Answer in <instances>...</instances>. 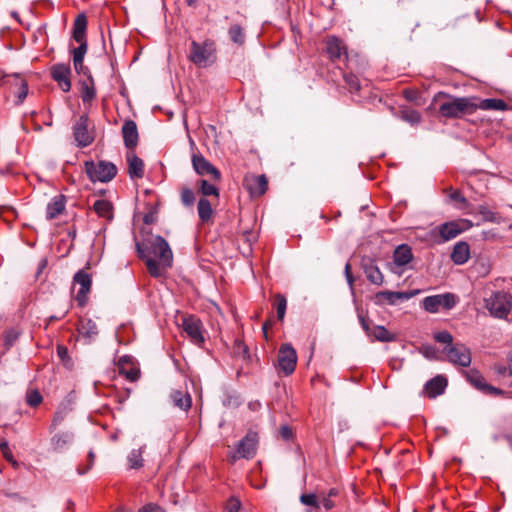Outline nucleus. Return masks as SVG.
Returning a JSON list of instances; mask_svg holds the SVG:
<instances>
[{
  "instance_id": "1",
  "label": "nucleus",
  "mask_w": 512,
  "mask_h": 512,
  "mask_svg": "<svg viewBox=\"0 0 512 512\" xmlns=\"http://www.w3.org/2000/svg\"><path fill=\"white\" fill-rule=\"evenodd\" d=\"M136 249L139 256L145 259L148 272L152 277H162L166 270L172 266V250L167 241L161 236H153L148 239L145 248L137 242Z\"/></svg>"
},
{
  "instance_id": "2",
  "label": "nucleus",
  "mask_w": 512,
  "mask_h": 512,
  "mask_svg": "<svg viewBox=\"0 0 512 512\" xmlns=\"http://www.w3.org/2000/svg\"><path fill=\"white\" fill-rule=\"evenodd\" d=\"M434 102H439V113L446 118H459L464 114H471L477 109L473 98L453 97L444 92H439L434 97Z\"/></svg>"
},
{
  "instance_id": "3",
  "label": "nucleus",
  "mask_w": 512,
  "mask_h": 512,
  "mask_svg": "<svg viewBox=\"0 0 512 512\" xmlns=\"http://www.w3.org/2000/svg\"><path fill=\"white\" fill-rule=\"evenodd\" d=\"M214 53L215 48L213 42L204 41L203 43H199L192 41L188 58L198 67H207L214 62Z\"/></svg>"
},
{
  "instance_id": "4",
  "label": "nucleus",
  "mask_w": 512,
  "mask_h": 512,
  "mask_svg": "<svg viewBox=\"0 0 512 512\" xmlns=\"http://www.w3.org/2000/svg\"><path fill=\"white\" fill-rule=\"evenodd\" d=\"M85 171L87 176L92 182H109L117 174V168L112 162L99 161L95 163L93 161L85 162Z\"/></svg>"
},
{
  "instance_id": "5",
  "label": "nucleus",
  "mask_w": 512,
  "mask_h": 512,
  "mask_svg": "<svg viewBox=\"0 0 512 512\" xmlns=\"http://www.w3.org/2000/svg\"><path fill=\"white\" fill-rule=\"evenodd\" d=\"M485 302L489 312L498 318L506 317L511 310V297L504 291L493 293Z\"/></svg>"
},
{
  "instance_id": "6",
  "label": "nucleus",
  "mask_w": 512,
  "mask_h": 512,
  "mask_svg": "<svg viewBox=\"0 0 512 512\" xmlns=\"http://www.w3.org/2000/svg\"><path fill=\"white\" fill-rule=\"evenodd\" d=\"M443 353L446 356V360L453 365L469 367L471 364V351L462 343L457 342L454 345L445 346Z\"/></svg>"
},
{
  "instance_id": "7",
  "label": "nucleus",
  "mask_w": 512,
  "mask_h": 512,
  "mask_svg": "<svg viewBox=\"0 0 512 512\" xmlns=\"http://www.w3.org/2000/svg\"><path fill=\"white\" fill-rule=\"evenodd\" d=\"M423 308L430 313H437L440 309L449 310L456 305V297L452 293L438 294L425 297Z\"/></svg>"
},
{
  "instance_id": "8",
  "label": "nucleus",
  "mask_w": 512,
  "mask_h": 512,
  "mask_svg": "<svg viewBox=\"0 0 512 512\" xmlns=\"http://www.w3.org/2000/svg\"><path fill=\"white\" fill-rule=\"evenodd\" d=\"M297 363V353L291 344L281 345L278 352L279 369L287 376L294 372Z\"/></svg>"
},
{
  "instance_id": "9",
  "label": "nucleus",
  "mask_w": 512,
  "mask_h": 512,
  "mask_svg": "<svg viewBox=\"0 0 512 512\" xmlns=\"http://www.w3.org/2000/svg\"><path fill=\"white\" fill-rule=\"evenodd\" d=\"M467 381L477 390L484 394L501 395L502 390L488 384L483 375L476 369H470L463 372Z\"/></svg>"
},
{
  "instance_id": "10",
  "label": "nucleus",
  "mask_w": 512,
  "mask_h": 512,
  "mask_svg": "<svg viewBox=\"0 0 512 512\" xmlns=\"http://www.w3.org/2000/svg\"><path fill=\"white\" fill-rule=\"evenodd\" d=\"M88 122V116L81 115L73 126V135L79 147H87L94 140L92 133L88 129Z\"/></svg>"
},
{
  "instance_id": "11",
  "label": "nucleus",
  "mask_w": 512,
  "mask_h": 512,
  "mask_svg": "<svg viewBox=\"0 0 512 512\" xmlns=\"http://www.w3.org/2000/svg\"><path fill=\"white\" fill-rule=\"evenodd\" d=\"M258 443V435L255 432H249L239 442L235 454L232 456L233 461L238 458H252L256 453Z\"/></svg>"
},
{
  "instance_id": "12",
  "label": "nucleus",
  "mask_w": 512,
  "mask_h": 512,
  "mask_svg": "<svg viewBox=\"0 0 512 512\" xmlns=\"http://www.w3.org/2000/svg\"><path fill=\"white\" fill-rule=\"evenodd\" d=\"M4 84L10 85V92L15 96V105H21L28 95V84L19 75L4 76Z\"/></svg>"
},
{
  "instance_id": "13",
  "label": "nucleus",
  "mask_w": 512,
  "mask_h": 512,
  "mask_svg": "<svg viewBox=\"0 0 512 512\" xmlns=\"http://www.w3.org/2000/svg\"><path fill=\"white\" fill-rule=\"evenodd\" d=\"M191 160L193 169L198 175H210L214 180H220V171L214 165H212L203 155L195 153L192 155Z\"/></svg>"
},
{
  "instance_id": "14",
  "label": "nucleus",
  "mask_w": 512,
  "mask_h": 512,
  "mask_svg": "<svg viewBox=\"0 0 512 512\" xmlns=\"http://www.w3.org/2000/svg\"><path fill=\"white\" fill-rule=\"evenodd\" d=\"M182 328L194 344L200 345L204 342L202 323L198 318L194 316L183 318Z\"/></svg>"
},
{
  "instance_id": "15",
  "label": "nucleus",
  "mask_w": 512,
  "mask_h": 512,
  "mask_svg": "<svg viewBox=\"0 0 512 512\" xmlns=\"http://www.w3.org/2000/svg\"><path fill=\"white\" fill-rule=\"evenodd\" d=\"M74 284L80 288L76 293L75 300L80 306H84L87 300V294L90 292L92 280L90 275L84 270H79L73 278Z\"/></svg>"
},
{
  "instance_id": "16",
  "label": "nucleus",
  "mask_w": 512,
  "mask_h": 512,
  "mask_svg": "<svg viewBox=\"0 0 512 512\" xmlns=\"http://www.w3.org/2000/svg\"><path fill=\"white\" fill-rule=\"evenodd\" d=\"M52 78L58 83L62 91L68 92L71 89L69 66L64 64L55 65L51 71Z\"/></svg>"
},
{
  "instance_id": "17",
  "label": "nucleus",
  "mask_w": 512,
  "mask_h": 512,
  "mask_svg": "<svg viewBox=\"0 0 512 512\" xmlns=\"http://www.w3.org/2000/svg\"><path fill=\"white\" fill-rule=\"evenodd\" d=\"M465 223L466 221H450L439 225L437 230L443 241H449L464 231L463 225Z\"/></svg>"
},
{
  "instance_id": "18",
  "label": "nucleus",
  "mask_w": 512,
  "mask_h": 512,
  "mask_svg": "<svg viewBox=\"0 0 512 512\" xmlns=\"http://www.w3.org/2000/svg\"><path fill=\"white\" fill-rule=\"evenodd\" d=\"M244 183L252 196L263 195L268 187V182L264 175L246 177Z\"/></svg>"
},
{
  "instance_id": "19",
  "label": "nucleus",
  "mask_w": 512,
  "mask_h": 512,
  "mask_svg": "<svg viewBox=\"0 0 512 512\" xmlns=\"http://www.w3.org/2000/svg\"><path fill=\"white\" fill-rule=\"evenodd\" d=\"M118 369L119 373L130 381H136L139 378L140 371L134 365L133 359L130 356L125 355L119 358Z\"/></svg>"
},
{
  "instance_id": "20",
  "label": "nucleus",
  "mask_w": 512,
  "mask_h": 512,
  "mask_svg": "<svg viewBox=\"0 0 512 512\" xmlns=\"http://www.w3.org/2000/svg\"><path fill=\"white\" fill-rule=\"evenodd\" d=\"M122 136L127 148H134L138 144V129L133 120H126L122 126Z\"/></svg>"
},
{
  "instance_id": "21",
  "label": "nucleus",
  "mask_w": 512,
  "mask_h": 512,
  "mask_svg": "<svg viewBox=\"0 0 512 512\" xmlns=\"http://www.w3.org/2000/svg\"><path fill=\"white\" fill-rule=\"evenodd\" d=\"M363 269H364V273H365L367 279L372 284H375L378 286L383 284L384 276L373 260L368 259L366 262H364Z\"/></svg>"
},
{
  "instance_id": "22",
  "label": "nucleus",
  "mask_w": 512,
  "mask_h": 512,
  "mask_svg": "<svg viewBox=\"0 0 512 512\" xmlns=\"http://www.w3.org/2000/svg\"><path fill=\"white\" fill-rule=\"evenodd\" d=\"M412 259H413V253H412L411 248L408 245H406V244L399 245L394 250L393 261L397 267L406 266L407 264H409L412 261Z\"/></svg>"
},
{
  "instance_id": "23",
  "label": "nucleus",
  "mask_w": 512,
  "mask_h": 512,
  "mask_svg": "<svg viewBox=\"0 0 512 512\" xmlns=\"http://www.w3.org/2000/svg\"><path fill=\"white\" fill-rule=\"evenodd\" d=\"M470 249L466 242H458L454 245L451 259L457 265H462L469 260Z\"/></svg>"
},
{
  "instance_id": "24",
  "label": "nucleus",
  "mask_w": 512,
  "mask_h": 512,
  "mask_svg": "<svg viewBox=\"0 0 512 512\" xmlns=\"http://www.w3.org/2000/svg\"><path fill=\"white\" fill-rule=\"evenodd\" d=\"M127 161H128L129 176L132 179L142 178L144 175V163H143L142 159L133 153H129L127 155Z\"/></svg>"
},
{
  "instance_id": "25",
  "label": "nucleus",
  "mask_w": 512,
  "mask_h": 512,
  "mask_svg": "<svg viewBox=\"0 0 512 512\" xmlns=\"http://www.w3.org/2000/svg\"><path fill=\"white\" fill-rule=\"evenodd\" d=\"M446 386V379L442 376H436L426 383L425 389L429 397L435 398L444 392Z\"/></svg>"
},
{
  "instance_id": "26",
  "label": "nucleus",
  "mask_w": 512,
  "mask_h": 512,
  "mask_svg": "<svg viewBox=\"0 0 512 512\" xmlns=\"http://www.w3.org/2000/svg\"><path fill=\"white\" fill-rule=\"evenodd\" d=\"M65 196H55L51 202L48 203L46 208V217L51 220L59 216L65 209Z\"/></svg>"
},
{
  "instance_id": "27",
  "label": "nucleus",
  "mask_w": 512,
  "mask_h": 512,
  "mask_svg": "<svg viewBox=\"0 0 512 512\" xmlns=\"http://www.w3.org/2000/svg\"><path fill=\"white\" fill-rule=\"evenodd\" d=\"M326 51L332 60L339 59L342 54L346 53L342 41L335 36L327 38Z\"/></svg>"
},
{
  "instance_id": "28",
  "label": "nucleus",
  "mask_w": 512,
  "mask_h": 512,
  "mask_svg": "<svg viewBox=\"0 0 512 512\" xmlns=\"http://www.w3.org/2000/svg\"><path fill=\"white\" fill-rule=\"evenodd\" d=\"M87 19L84 14H79L73 25V39L76 42L86 41Z\"/></svg>"
},
{
  "instance_id": "29",
  "label": "nucleus",
  "mask_w": 512,
  "mask_h": 512,
  "mask_svg": "<svg viewBox=\"0 0 512 512\" xmlns=\"http://www.w3.org/2000/svg\"><path fill=\"white\" fill-rule=\"evenodd\" d=\"M73 441V435L69 432H63L55 434L51 438V446L55 451H63L66 449Z\"/></svg>"
},
{
  "instance_id": "30",
  "label": "nucleus",
  "mask_w": 512,
  "mask_h": 512,
  "mask_svg": "<svg viewBox=\"0 0 512 512\" xmlns=\"http://www.w3.org/2000/svg\"><path fill=\"white\" fill-rule=\"evenodd\" d=\"M78 331L90 343L98 334V327L93 320L87 319L81 323Z\"/></svg>"
},
{
  "instance_id": "31",
  "label": "nucleus",
  "mask_w": 512,
  "mask_h": 512,
  "mask_svg": "<svg viewBox=\"0 0 512 512\" xmlns=\"http://www.w3.org/2000/svg\"><path fill=\"white\" fill-rule=\"evenodd\" d=\"M93 210L96 212L98 216L103 217L107 220H111L113 218L112 205L107 200H96L93 204Z\"/></svg>"
},
{
  "instance_id": "32",
  "label": "nucleus",
  "mask_w": 512,
  "mask_h": 512,
  "mask_svg": "<svg viewBox=\"0 0 512 512\" xmlns=\"http://www.w3.org/2000/svg\"><path fill=\"white\" fill-rule=\"evenodd\" d=\"M399 300L402 301L401 292L381 291L375 295L376 304L387 302L390 305H395Z\"/></svg>"
},
{
  "instance_id": "33",
  "label": "nucleus",
  "mask_w": 512,
  "mask_h": 512,
  "mask_svg": "<svg viewBox=\"0 0 512 512\" xmlns=\"http://www.w3.org/2000/svg\"><path fill=\"white\" fill-rule=\"evenodd\" d=\"M171 400L174 406L187 410L191 407V397L188 393H183L182 391H174L171 393Z\"/></svg>"
},
{
  "instance_id": "34",
  "label": "nucleus",
  "mask_w": 512,
  "mask_h": 512,
  "mask_svg": "<svg viewBox=\"0 0 512 512\" xmlns=\"http://www.w3.org/2000/svg\"><path fill=\"white\" fill-rule=\"evenodd\" d=\"M376 341L380 342H392L396 340V335L389 332L384 326H375L370 334Z\"/></svg>"
},
{
  "instance_id": "35",
  "label": "nucleus",
  "mask_w": 512,
  "mask_h": 512,
  "mask_svg": "<svg viewBox=\"0 0 512 512\" xmlns=\"http://www.w3.org/2000/svg\"><path fill=\"white\" fill-rule=\"evenodd\" d=\"M199 218L202 222H208L213 214V209L210 201L205 197L200 198L197 205Z\"/></svg>"
},
{
  "instance_id": "36",
  "label": "nucleus",
  "mask_w": 512,
  "mask_h": 512,
  "mask_svg": "<svg viewBox=\"0 0 512 512\" xmlns=\"http://www.w3.org/2000/svg\"><path fill=\"white\" fill-rule=\"evenodd\" d=\"M449 199L455 203V207L457 209L463 210L465 213H470L471 205L460 191H451L449 194Z\"/></svg>"
},
{
  "instance_id": "37",
  "label": "nucleus",
  "mask_w": 512,
  "mask_h": 512,
  "mask_svg": "<svg viewBox=\"0 0 512 512\" xmlns=\"http://www.w3.org/2000/svg\"><path fill=\"white\" fill-rule=\"evenodd\" d=\"M506 107L507 104L501 99H484L477 104V108L482 110L503 111Z\"/></svg>"
},
{
  "instance_id": "38",
  "label": "nucleus",
  "mask_w": 512,
  "mask_h": 512,
  "mask_svg": "<svg viewBox=\"0 0 512 512\" xmlns=\"http://www.w3.org/2000/svg\"><path fill=\"white\" fill-rule=\"evenodd\" d=\"M145 449V445L139 449H133L128 455V463L131 469H138L143 466L142 454Z\"/></svg>"
},
{
  "instance_id": "39",
  "label": "nucleus",
  "mask_w": 512,
  "mask_h": 512,
  "mask_svg": "<svg viewBox=\"0 0 512 512\" xmlns=\"http://www.w3.org/2000/svg\"><path fill=\"white\" fill-rule=\"evenodd\" d=\"M96 96V90L93 83L89 84L87 82H83L81 89V98L84 103L91 102Z\"/></svg>"
},
{
  "instance_id": "40",
  "label": "nucleus",
  "mask_w": 512,
  "mask_h": 512,
  "mask_svg": "<svg viewBox=\"0 0 512 512\" xmlns=\"http://www.w3.org/2000/svg\"><path fill=\"white\" fill-rule=\"evenodd\" d=\"M199 190L204 196H219V190L217 187L205 179L199 181Z\"/></svg>"
},
{
  "instance_id": "41",
  "label": "nucleus",
  "mask_w": 512,
  "mask_h": 512,
  "mask_svg": "<svg viewBox=\"0 0 512 512\" xmlns=\"http://www.w3.org/2000/svg\"><path fill=\"white\" fill-rule=\"evenodd\" d=\"M181 202L185 207H192L195 202V193L192 189L184 187L181 190Z\"/></svg>"
},
{
  "instance_id": "42",
  "label": "nucleus",
  "mask_w": 512,
  "mask_h": 512,
  "mask_svg": "<svg viewBox=\"0 0 512 512\" xmlns=\"http://www.w3.org/2000/svg\"><path fill=\"white\" fill-rule=\"evenodd\" d=\"M286 308H287L286 298L281 294H277L276 295V311H277V317L279 320L284 319V316L286 313Z\"/></svg>"
},
{
  "instance_id": "43",
  "label": "nucleus",
  "mask_w": 512,
  "mask_h": 512,
  "mask_svg": "<svg viewBox=\"0 0 512 512\" xmlns=\"http://www.w3.org/2000/svg\"><path fill=\"white\" fill-rule=\"evenodd\" d=\"M229 36L235 43L242 44L244 42V34L239 25H232L229 28Z\"/></svg>"
},
{
  "instance_id": "44",
  "label": "nucleus",
  "mask_w": 512,
  "mask_h": 512,
  "mask_svg": "<svg viewBox=\"0 0 512 512\" xmlns=\"http://www.w3.org/2000/svg\"><path fill=\"white\" fill-rule=\"evenodd\" d=\"M434 339L439 342V343H442V344H446V346H450V345H454L455 343H453V336L450 332L448 331H440V332H437L435 335H434Z\"/></svg>"
},
{
  "instance_id": "45",
  "label": "nucleus",
  "mask_w": 512,
  "mask_h": 512,
  "mask_svg": "<svg viewBox=\"0 0 512 512\" xmlns=\"http://www.w3.org/2000/svg\"><path fill=\"white\" fill-rule=\"evenodd\" d=\"M79 46L73 49V60L80 61L84 60V56L87 52V41L78 42Z\"/></svg>"
},
{
  "instance_id": "46",
  "label": "nucleus",
  "mask_w": 512,
  "mask_h": 512,
  "mask_svg": "<svg viewBox=\"0 0 512 512\" xmlns=\"http://www.w3.org/2000/svg\"><path fill=\"white\" fill-rule=\"evenodd\" d=\"M42 400H43V398L37 390L30 391L27 394V403L31 407L38 406L42 402Z\"/></svg>"
},
{
  "instance_id": "47",
  "label": "nucleus",
  "mask_w": 512,
  "mask_h": 512,
  "mask_svg": "<svg viewBox=\"0 0 512 512\" xmlns=\"http://www.w3.org/2000/svg\"><path fill=\"white\" fill-rule=\"evenodd\" d=\"M300 501L304 505L314 506L316 508H319V502H318L317 496L313 493L302 494L300 497Z\"/></svg>"
},
{
  "instance_id": "48",
  "label": "nucleus",
  "mask_w": 512,
  "mask_h": 512,
  "mask_svg": "<svg viewBox=\"0 0 512 512\" xmlns=\"http://www.w3.org/2000/svg\"><path fill=\"white\" fill-rule=\"evenodd\" d=\"M344 80L352 91H358L360 89L359 79L354 74H345Z\"/></svg>"
},
{
  "instance_id": "49",
  "label": "nucleus",
  "mask_w": 512,
  "mask_h": 512,
  "mask_svg": "<svg viewBox=\"0 0 512 512\" xmlns=\"http://www.w3.org/2000/svg\"><path fill=\"white\" fill-rule=\"evenodd\" d=\"M403 119L411 124H418L421 120L420 114L415 110L403 112Z\"/></svg>"
},
{
  "instance_id": "50",
  "label": "nucleus",
  "mask_w": 512,
  "mask_h": 512,
  "mask_svg": "<svg viewBox=\"0 0 512 512\" xmlns=\"http://www.w3.org/2000/svg\"><path fill=\"white\" fill-rule=\"evenodd\" d=\"M421 353L423 356L429 360H437L438 359V351L435 347L427 345L421 348Z\"/></svg>"
},
{
  "instance_id": "51",
  "label": "nucleus",
  "mask_w": 512,
  "mask_h": 512,
  "mask_svg": "<svg viewBox=\"0 0 512 512\" xmlns=\"http://www.w3.org/2000/svg\"><path fill=\"white\" fill-rule=\"evenodd\" d=\"M67 415V410L65 408L59 409L56 411L53 420H52V428H56L58 425L61 424V422L65 419Z\"/></svg>"
},
{
  "instance_id": "52",
  "label": "nucleus",
  "mask_w": 512,
  "mask_h": 512,
  "mask_svg": "<svg viewBox=\"0 0 512 512\" xmlns=\"http://www.w3.org/2000/svg\"><path fill=\"white\" fill-rule=\"evenodd\" d=\"M241 507V503L238 499L231 498L225 507L224 512H238Z\"/></svg>"
},
{
  "instance_id": "53",
  "label": "nucleus",
  "mask_w": 512,
  "mask_h": 512,
  "mask_svg": "<svg viewBox=\"0 0 512 512\" xmlns=\"http://www.w3.org/2000/svg\"><path fill=\"white\" fill-rule=\"evenodd\" d=\"M94 458H95L94 452H93V451H90V452L88 453V460H89V463H88L87 467L82 468V467H80V466H79V467L77 468V473H78L79 475H84V474H86V473L91 469V467L93 466Z\"/></svg>"
},
{
  "instance_id": "54",
  "label": "nucleus",
  "mask_w": 512,
  "mask_h": 512,
  "mask_svg": "<svg viewBox=\"0 0 512 512\" xmlns=\"http://www.w3.org/2000/svg\"><path fill=\"white\" fill-rule=\"evenodd\" d=\"M479 212L480 214L482 215L483 219L485 221H494L495 220V215L492 211H490L488 208L484 207V206H480L479 207Z\"/></svg>"
},
{
  "instance_id": "55",
  "label": "nucleus",
  "mask_w": 512,
  "mask_h": 512,
  "mask_svg": "<svg viewBox=\"0 0 512 512\" xmlns=\"http://www.w3.org/2000/svg\"><path fill=\"white\" fill-rule=\"evenodd\" d=\"M344 273H345L346 280H347L351 290H353L354 278H353V276L351 274V265H350V263H346L345 268H344Z\"/></svg>"
},
{
  "instance_id": "56",
  "label": "nucleus",
  "mask_w": 512,
  "mask_h": 512,
  "mask_svg": "<svg viewBox=\"0 0 512 512\" xmlns=\"http://www.w3.org/2000/svg\"><path fill=\"white\" fill-rule=\"evenodd\" d=\"M493 370L499 375H505L507 372L509 373L508 367L503 364H495Z\"/></svg>"
},
{
  "instance_id": "57",
  "label": "nucleus",
  "mask_w": 512,
  "mask_h": 512,
  "mask_svg": "<svg viewBox=\"0 0 512 512\" xmlns=\"http://www.w3.org/2000/svg\"><path fill=\"white\" fill-rule=\"evenodd\" d=\"M139 512H164L159 506L149 504L143 507Z\"/></svg>"
},
{
  "instance_id": "58",
  "label": "nucleus",
  "mask_w": 512,
  "mask_h": 512,
  "mask_svg": "<svg viewBox=\"0 0 512 512\" xmlns=\"http://www.w3.org/2000/svg\"><path fill=\"white\" fill-rule=\"evenodd\" d=\"M420 293V290H412L408 292H401L402 301L403 300H409L413 298L414 296L418 295Z\"/></svg>"
},
{
  "instance_id": "59",
  "label": "nucleus",
  "mask_w": 512,
  "mask_h": 512,
  "mask_svg": "<svg viewBox=\"0 0 512 512\" xmlns=\"http://www.w3.org/2000/svg\"><path fill=\"white\" fill-rule=\"evenodd\" d=\"M359 320H360L361 326L364 329V331L366 332V334L368 336H370L372 329L369 327V325H368L367 321L365 320V318L362 315H360V314H359Z\"/></svg>"
},
{
  "instance_id": "60",
  "label": "nucleus",
  "mask_w": 512,
  "mask_h": 512,
  "mask_svg": "<svg viewBox=\"0 0 512 512\" xmlns=\"http://www.w3.org/2000/svg\"><path fill=\"white\" fill-rule=\"evenodd\" d=\"M321 503L326 510H330L335 506L334 502L329 497L326 496L323 497Z\"/></svg>"
},
{
  "instance_id": "61",
  "label": "nucleus",
  "mask_w": 512,
  "mask_h": 512,
  "mask_svg": "<svg viewBox=\"0 0 512 512\" xmlns=\"http://www.w3.org/2000/svg\"><path fill=\"white\" fill-rule=\"evenodd\" d=\"M280 434L284 439H289L292 436V431L288 426H282L280 428Z\"/></svg>"
},
{
  "instance_id": "62",
  "label": "nucleus",
  "mask_w": 512,
  "mask_h": 512,
  "mask_svg": "<svg viewBox=\"0 0 512 512\" xmlns=\"http://www.w3.org/2000/svg\"><path fill=\"white\" fill-rule=\"evenodd\" d=\"M57 353L62 360H64L68 356L67 348L64 346H58Z\"/></svg>"
},
{
  "instance_id": "63",
  "label": "nucleus",
  "mask_w": 512,
  "mask_h": 512,
  "mask_svg": "<svg viewBox=\"0 0 512 512\" xmlns=\"http://www.w3.org/2000/svg\"><path fill=\"white\" fill-rule=\"evenodd\" d=\"M74 69L77 73H81L84 71L85 67L83 64V60H80L79 62L76 60H73Z\"/></svg>"
},
{
  "instance_id": "64",
  "label": "nucleus",
  "mask_w": 512,
  "mask_h": 512,
  "mask_svg": "<svg viewBox=\"0 0 512 512\" xmlns=\"http://www.w3.org/2000/svg\"><path fill=\"white\" fill-rule=\"evenodd\" d=\"M509 375L512 376V356L508 358Z\"/></svg>"
}]
</instances>
